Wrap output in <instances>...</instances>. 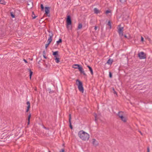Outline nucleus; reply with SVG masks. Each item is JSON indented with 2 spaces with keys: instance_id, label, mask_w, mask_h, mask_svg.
<instances>
[{
  "instance_id": "1",
  "label": "nucleus",
  "mask_w": 152,
  "mask_h": 152,
  "mask_svg": "<svg viewBox=\"0 0 152 152\" xmlns=\"http://www.w3.org/2000/svg\"><path fill=\"white\" fill-rule=\"evenodd\" d=\"M78 135L80 138L83 141L88 140L89 138V134L83 130L79 132Z\"/></svg>"
},
{
  "instance_id": "2",
  "label": "nucleus",
  "mask_w": 152,
  "mask_h": 152,
  "mask_svg": "<svg viewBox=\"0 0 152 152\" xmlns=\"http://www.w3.org/2000/svg\"><path fill=\"white\" fill-rule=\"evenodd\" d=\"M76 82H78L77 85L79 91L83 93L84 91V89L82 83L78 80H76Z\"/></svg>"
},
{
  "instance_id": "3",
  "label": "nucleus",
  "mask_w": 152,
  "mask_h": 152,
  "mask_svg": "<svg viewBox=\"0 0 152 152\" xmlns=\"http://www.w3.org/2000/svg\"><path fill=\"white\" fill-rule=\"evenodd\" d=\"M67 27L68 29H71L72 28V22L70 16H68L66 19Z\"/></svg>"
},
{
  "instance_id": "4",
  "label": "nucleus",
  "mask_w": 152,
  "mask_h": 152,
  "mask_svg": "<svg viewBox=\"0 0 152 152\" xmlns=\"http://www.w3.org/2000/svg\"><path fill=\"white\" fill-rule=\"evenodd\" d=\"M118 31L119 35L121 37H122L123 35L124 27L121 26V25H119L118 26Z\"/></svg>"
},
{
  "instance_id": "5",
  "label": "nucleus",
  "mask_w": 152,
  "mask_h": 152,
  "mask_svg": "<svg viewBox=\"0 0 152 152\" xmlns=\"http://www.w3.org/2000/svg\"><path fill=\"white\" fill-rule=\"evenodd\" d=\"M118 116L121 118V120L124 122L126 121V118L123 116V113L122 112H119L118 114Z\"/></svg>"
},
{
  "instance_id": "6",
  "label": "nucleus",
  "mask_w": 152,
  "mask_h": 152,
  "mask_svg": "<svg viewBox=\"0 0 152 152\" xmlns=\"http://www.w3.org/2000/svg\"><path fill=\"white\" fill-rule=\"evenodd\" d=\"M138 56L140 59H145L146 58V55L143 52H141L138 53Z\"/></svg>"
},
{
  "instance_id": "7",
  "label": "nucleus",
  "mask_w": 152,
  "mask_h": 152,
  "mask_svg": "<svg viewBox=\"0 0 152 152\" xmlns=\"http://www.w3.org/2000/svg\"><path fill=\"white\" fill-rule=\"evenodd\" d=\"M75 66H78V69L79 70L80 73L83 74L85 76L86 75V74L85 72L83 69V68H82L81 66H80L79 64H76L75 65Z\"/></svg>"
},
{
  "instance_id": "8",
  "label": "nucleus",
  "mask_w": 152,
  "mask_h": 152,
  "mask_svg": "<svg viewBox=\"0 0 152 152\" xmlns=\"http://www.w3.org/2000/svg\"><path fill=\"white\" fill-rule=\"evenodd\" d=\"M27 5L29 9L33 7V2L32 0H28L27 1Z\"/></svg>"
},
{
  "instance_id": "9",
  "label": "nucleus",
  "mask_w": 152,
  "mask_h": 152,
  "mask_svg": "<svg viewBox=\"0 0 152 152\" xmlns=\"http://www.w3.org/2000/svg\"><path fill=\"white\" fill-rule=\"evenodd\" d=\"M92 143L93 145L95 146H97L98 145L97 142L94 139H93L92 140Z\"/></svg>"
},
{
  "instance_id": "10",
  "label": "nucleus",
  "mask_w": 152,
  "mask_h": 152,
  "mask_svg": "<svg viewBox=\"0 0 152 152\" xmlns=\"http://www.w3.org/2000/svg\"><path fill=\"white\" fill-rule=\"evenodd\" d=\"M26 104L28 105V106L27 107V109H26V112H28V110L30 108V102L29 101L27 102L26 103Z\"/></svg>"
},
{
  "instance_id": "11",
  "label": "nucleus",
  "mask_w": 152,
  "mask_h": 152,
  "mask_svg": "<svg viewBox=\"0 0 152 152\" xmlns=\"http://www.w3.org/2000/svg\"><path fill=\"white\" fill-rule=\"evenodd\" d=\"M113 62V59L110 58L108 59L107 63L106 64H108L109 65H111Z\"/></svg>"
},
{
  "instance_id": "12",
  "label": "nucleus",
  "mask_w": 152,
  "mask_h": 152,
  "mask_svg": "<svg viewBox=\"0 0 152 152\" xmlns=\"http://www.w3.org/2000/svg\"><path fill=\"white\" fill-rule=\"evenodd\" d=\"M69 126L70 128L71 129H72V127L71 125V114L69 115Z\"/></svg>"
},
{
  "instance_id": "13",
  "label": "nucleus",
  "mask_w": 152,
  "mask_h": 152,
  "mask_svg": "<svg viewBox=\"0 0 152 152\" xmlns=\"http://www.w3.org/2000/svg\"><path fill=\"white\" fill-rule=\"evenodd\" d=\"M54 60L56 63H58L60 62V59L58 57V56H56L55 57Z\"/></svg>"
},
{
  "instance_id": "14",
  "label": "nucleus",
  "mask_w": 152,
  "mask_h": 152,
  "mask_svg": "<svg viewBox=\"0 0 152 152\" xmlns=\"http://www.w3.org/2000/svg\"><path fill=\"white\" fill-rule=\"evenodd\" d=\"M94 13L97 14L99 13L100 12V11L96 8L94 9Z\"/></svg>"
},
{
  "instance_id": "15",
  "label": "nucleus",
  "mask_w": 152,
  "mask_h": 152,
  "mask_svg": "<svg viewBox=\"0 0 152 152\" xmlns=\"http://www.w3.org/2000/svg\"><path fill=\"white\" fill-rule=\"evenodd\" d=\"M106 14L110 16L111 15V11L110 10H107L105 12Z\"/></svg>"
},
{
  "instance_id": "16",
  "label": "nucleus",
  "mask_w": 152,
  "mask_h": 152,
  "mask_svg": "<svg viewBox=\"0 0 152 152\" xmlns=\"http://www.w3.org/2000/svg\"><path fill=\"white\" fill-rule=\"evenodd\" d=\"M87 67H88V68H89V70L90 71L91 75H93V69H92V68H91V67L89 66H87Z\"/></svg>"
},
{
  "instance_id": "17",
  "label": "nucleus",
  "mask_w": 152,
  "mask_h": 152,
  "mask_svg": "<svg viewBox=\"0 0 152 152\" xmlns=\"http://www.w3.org/2000/svg\"><path fill=\"white\" fill-rule=\"evenodd\" d=\"M28 70H29V71L30 72V74H29V78L30 79H31V76L33 74V72L31 71V69H28Z\"/></svg>"
},
{
  "instance_id": "18",
  "label": "nucleus",
  "mask_w": 152,
  "mask_h": 152,
  "mask_svg": "<svg viewBox=\"0 0 152 152\" xmlns=\"http://www.w3.org/2000/svg\"><path fill=\"white\" fill-rule=\"evenodd\" d=\"M31 117V114H30L28 116V125H29L30 123V120Z\"/></svg>"
},
{
  "instance_id": "19",
  "label": "nucleus",
  "mask_w": 152,
  "mask_h": 152,
  "mask_svg": "<svg viewBox=\"0 0 152 152\" xmlns=\"http://www.w3.org/2000/svg\"><path fill=\"white\" fill-rule=\"evenodd\" d=\"M53 54L54 56L55 57L56 56H59L58 54V51H55L53 52Z\"/></svg>"
},
{
  "instance_id": "20",
  "label": "nucleus",
  "mask_w": 152,
  "mask_h": 152,
  "mask_svg": "<svg viewBox=\"0 0 152 152\" xmlns=\"http://www.w3.org/2000/svg\"><path fill=\"white\" fill-rule=\"evenodd\" d=\"M6 3V2L4 0H1L0 1V4H1L5 5Z\"/></svg>"
},
{
  "instance_id": "21",
  "label": "nucleus",
  "mask_w": 152,
  "mask_h": 152,
  "mask_svg": "<svg viewBox=\"0 0 152 152\" xmlns=\"http://www.w3.org/2000/svg\"><path fill=\"white\" fill-rule=\"evenodd\" d=\"M107 25L109 26V28L110 29H111L112 28L111 22L110 21H109L107 23Z\"/></svg>"
},
{
  "instance_id": "22",
  "label": "nucleus",
  "mask_w": 152,
  "mask_h": 152,
  "mask_svg": "<svg viewBox=\"0 0 152 152\" xmlns=\"http://www.w3.org/2000/svg\"><path fill=\"white\" fill-rule=\"evenodd\" d=\"M49 34L48 35H49V38H51L53 37V34L51 32H49Z\"/></svg>"
},
{
  "instance_id": "23",
  "label": "nucleus",
  "mask_w": 152,
  "mask_h": 152,
  "mask_svg": "<svg viewBox=\"0 0 152 152\" xmlns=\"http://www.w3.org/2000/svg\"><path fill=\"white\" fill-rule=\"evenodd\" d=\"M32 17L33 19H35L37 16H36L33 12H32Z\"/></svg>"
},
{
  "instance_id": "24",
  "label": "nucleus",
  "mask_w": 152,
  "mask_h": 152,
  "mask_svg": "<svg viewBox=\"0 0 152 152\" xmlns=\"http://www.w3.org/2000/svg\"><path fill=\"white\" fill-rule=\"evenodd\" d=\"M45 14L46 15H48V7H45Z\"/></svg>"
},
{
  "instance_id": "25",
  "label": "nucleus",
  "mask_w": 152,
  "mask_h": 152,
  "mask_svg": "<svg viewBox=\"0 0 152 152\" xmlns=\"http://www.w3.org/2000/svg\"><path fill=\"white\" fill-rule=\"evenodd\" d=\"M43 56L44 58L46 59L47 58V57L46 56L45 53V51H44L43 52Z\"/></svg>"
},
{
  "instance_id": "26",
  "label": "nucleus",
  "mask_w": 152,
  "mask_h": 152,
  "mask_svg": "<svg viewBox=\"0 0 152 152\" xmlns=\"http://www.w3.org/2000/svg\"><path fill=\"white\" fill-rule=\"evenodd\" d=\"M40 7L42 11H44V7L42 4H41L40 5Z\"/></svg>"
},
{
  "instance_id": "27",
  "label": "nucleus",
  "mask_w": 152,
  "mask_h": 152,
  "mask_svg": "<svg viewBox=\"0 0 152 152\" xmlns=\"http://www.w3.org/2000/svg\"><path fill=\"white\" fill-rule=\"evenodd\" d=\"M62 41L61 39H59L56 42V43L57 45L59 44V43L60 42H61Z\"/></svg>"
},
{
  "instance_id": "28",
  "label": "nucleus",
  "mask_w": 152,
  "mask_h": 152,
  "mask_svg": "<svg viewBox=\"0 0 152 152\" xmlns=\"http://www.w3.org/2000/svg\"><path fill=\"white\" fill-rule=\"evenodd\" d=\"M10 15L11 17L12 18H14L15 17V15L12 12H11L10 13Z\"/></svg>"
},
{
  "instance_id": "29",
  "label": "nucleus",
  "mask_w": 152,
  "mask_h": 152,
  "mask_svg": "<svg viewBox=\"0 0 152 152\" xmlns=\"http://www.w3.org/2000/svg\"><path fill=\"white\" fill-rule=\"evenodd\" d=\"M82 25L81 24H79L78 26V28L79 29L82 28Z\"/></svg>"
},
{
  "instance_id": "30",
  "label": "nucleus",
  "mask_w": 152,
  "mask_h": 152,
  "mask_svg": "<svg viewBox=\"0 0 152 152\" xmlns=\"http://www.w3.org/2000/svg\"><path fill=\"white\" fill-rule=\"evenodd\" d=\"M77 64H75L73 65L72 67L75 69H78V66H75V65Z\"/></svg>"
},
{
  "instance_id": "31",
  "label": "nucleus",
  "mask_w": 152,
  "mask_h": 152,
  "mask_svg": "<svg viewBox=\"0 0 152 152\" xmlns=\"http://www.w3.org/2000/svg\"><path fill=\"white\" fill-rule=\"evenodd\" d=\"M124 37H125V38L129 37H130V35H129V34H127L126 35H124Z\"/></svg>"
},
{
  "instance_id": "32",
  "label": "nucleus",
  "mask_w": 152,
  "mask_h": 152,
  "mask_svg": "<svg viewBox=\"0 0 152 152\" xmlns=\"http://www.w3.org/2000/svg\"><path fill=\"white\" fill-rule=\"evenodd\" d=\"M120 1L122 3H124L126 2V0H120Z\"/></svg>"
},
{
  "instance_id": "33",
  "label": "nucleus",
  "mask_w": 152,
  "mask_h": 152,
  "mask_svg": "<svg viewBox=\"0 0 152 152\" xmlns=\"http://www.w3.org/2000/svg\"><path fill=\"white\" fill-rule=\"evenodd\" d=\"M95 120H96L97 119V116L96 114H95Z\"/></svg>"
},
{
  "instance_id": "34",
  "label": "nucleus",
  "mask_w": 152,
  "mask_h": 152,
  "mask_svg": "<svg viewBox=\"0 0 152 152\" xmlns=\"http://www.w3.org/2000/svg\"><path fill=\"white\" fill-rule=\"evenodd\" d=\"M52 39H48V41H50V42L48 43V45L50 43V41L52 40Z\"/></svg>"
},
{
  "instance_id": "35",
  "label": "nucleus",
  "mask_w": 152,
  "mask_h": 152,
  "mask_svg": "<svg viewBox=\"0 0 152 152\" xmlns=\"http://www.w3.org/2000/svg\"><path fill=\"white\" fill-rule=\"evenodd\" d=\"M109 77L110 78H111L112 77V75L110 72H109Z\"/></svg>"
},
{
  "instance_id": "36",
  "label": "nucleus",
  "mask_w": 152,
  "mask_h": 152,
  "mask_svg": "<svg viewBox=\"0 0 152 152\" xmlns=\"http://www.w3.org/2000/svg\"><path fill=\"white\" fill-rule=\"evenodd\" d=\"M98 29V28L97 26H95L94 27V29L95 30H96Z\"/></svg>"
},
{
  "instance_id": "37",
  "label": "nucleus",
  "mask_w": 152,
  "mask_h": 152,
  "mask_svg": "<svg viewBox=\"0 0 152 152\" xmlns=\"http://www.w3.org/2000/svg\"><path fill=\"white\" fill-rule=\"evenodd\" d=\"M59 152H64V149H62Z\"/></svg>"
},
{
  "instance_id": "38",
  "label": "nucleus",
  "mask_w": 152,
  "mask_h": 152,
  "mask_svg": "<svg viewBox=\"0 0 152 152\" xmlns=\"http://www.w3.org/2000/svg\"><path fill=\"white\" fill-rule=\"evenodd\" d=\"M147 152H150V149L149 147L147 148Z\"/></svg>"
},
{
  "instance_id": "39",
  "label": "nucleus",
  "mask_w": 152,
  "mask_h": 152,
  "mask_svg": "<svg viewBox=\"0 0 152 152\" xmlns=\"http://www.w3.org/2000/svg\"><path fill=\"white\" fill-rule=\"evenodd\" d=\"M23 60L26 63H27V61L26 59H23Z\"/></svg>"
},
{
  "instance_id": "40",
  "label": "nucleus",
  "mask_w": 152,
  "mask_h": 152,
  "mask_svg": "<svg viewBox=\"0 0 152 152\" xmlns=\"http://www.w3.org/2000/svg\"><path fill=\"white\" fill-rule=\"evenodd\" d=\"M45 47H46V48H47L48 47V44H46V45H45Z\"/></svg>"
},
{
  "instance_id": "41",
  "label": "nucleus",
  "mask_w": 152,
  "mask_h": 152,
  "mask_svg": "<svg viewBox=\"0 0 152 152\" xmlns=\"http://www.w3.org/2000/svg\"><path fill=\"white\" fill-rule=\"evenodd\" d=\"M144 39H141V41L142 42H143L144 41Z\"/></svg>"
},
{
  "instance_id": "42",
  "label": "nucleus",
  "mask_w": 152,
  "mask_h": 152,
  "mask_svg": "<svg viewBox=\"0 0 152 152\" xmlns=\"http://www.w3.org/2000/svg\"><path fill=\"white\" fill-rule=\"evenodd\" d=\"M139 132H140V133L142 135V133L141 132V131H139Z\"/></svg>"
},
{
  "instance_id": "43",
  "label": "nucleus",
  "mask_w": 152,
  "mask_h": 152,
  "mask_svg": "<svg viewBox=\"0 0 152 152\" xmlns=\"http://www.w3.org/2000/svg\"><path fill=\"white\" fill-rule=\"evenodd\" d=\"M114 93L115 94H117V93H116V92L115 91H114Z\"/></svg>"
},
{
  "instance_id": "44",
  "label": "nucleus",
  "mask_w": 152,
  "mask_h": 152,
  "mask_svg": "<svg viewBox=\"0 0 152 152\" xmlns=\"http://www.w3.org/2000/svg\"><path fill=\"white\" fill-rule=\"evenodd\" d=\"M49 92H50V93H53V91H50Z\"/></svg>"
},
{
  "instance_id": "45",
  "label": "nucleus",
  "mask_w": 152,
  "mask_h": 152,
  "mask_svg": "<svg viewBox=\"0 0 152 152\" xmlns=\"http://www.w3.org/2000/svg\"><path fill=\"white\" fill-rule=\"evenodd\" d=\"M113 91H115V89H114V88H113Z\"/></svg>"
},
{
  "instance_id": "46",
  "label": "nucleus",
  "mask_w": 152,
  "mask_h": 152,
  "mask_svg": "<svg viewBox=\"0 0 152 152\" xmlns=\"http://www.w3.org/2000/svg\"><path fill=\"white\" fill-rule=\"evenodd\" d=\"M141 38H143L142 37H141Z\"/></svg>"
},
{
  "instance_id": "47",
  "label": "nucleus",
  "mask_w": 152,
  "mask_h": 152,
  "mask_svg": "<svg viewBox=\"0 0 152 152\" xmlns=\"http://www.w3.org/2000/svg\"><path fill=\"white\" fill-rule=\"evenodd\" d=\"M45 65H46V67H47V65H46V64H45Z\"/></svg>"
},
{
  "instance_id": "48",
  "label": "nucleus",
  "mask_w": 152,
  "mask_h": 152,
  "mask_svg": "<svg viewBox=\"0 0 152 152\" xmlns=\"http://www.w3.org/2000/svg\"><path fill=\"white\" fill-rule=\"evenodd\" d=\"M48 152H50L49 151Z\"/></svg>"
}]
</instances>
